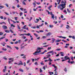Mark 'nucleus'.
<instances>
[{
	"mask_svg": "<svg viewBox=\"0 0 75 75\" xmlns=\"http://www.w3.org/2000/svg\"><path fill=\"white\" fill-rule=\"evenodd\" d=\"M70 58H69V57H68V56H65L64 57V59L62 60V62H64V61H67V59H69Z\"/></svg>",
	"mask_w": 75,
	"mask_h": 75,
	"instance_id": "3",
	"label": "nucleus"
},
{
	"mask_svg": "<svg viewBox=\"0 0 75 75\" xmlns=\"http://www.w3.org/2000/svg\"><path fill=\"white\" fill-rule=\"evenodd\" d=\"M39 27L40 26H38V25L36 27L37 28H40V27Z\"/></svg>",
	"mask_w": 75,
	"mask_h": 75,
	"instance_id": "63",
	"label": "nucleus"
},
{
	"mask_svg": "<svg viewBox=\"0 0 75 75\" xmlns=\"http://www.w3.org/2000/svg\"><path fill=\"white\" fill-rule=\"evenodd\" d=\"M40 64H41V65H44V64L42 62H41Z\"/></svg>",
	"mask_w": 75,
	"mask_h": 75,
	"instance_id": "54",
	"label": "nucleus"
},
{
	"mask_svg": "<svg viewBox=\"0 0 75 75\" xmlns=\"http://www.w3.org/2000/svg\"><path fill=\"white\" fill-rule=\"evenodd\" d=\"M4 38H5V37H2V38H0V39L1 40H3V39H4Z\"/></svg>",
	"mask_w": 75,
	"mask_h": 75,
	"instance_id": "46",
	"label": "nucleus"
},
{
	"mask_svg": "<svg viewBox=\"0 0 75 75\" xmlns=\"http://www.w3.org/2000/svg\"><path fill=\"white\" fill-rule=\"evenodd\" d=\"M17 27L19 30H20V29H21V28H20V26H19V25H17Z\"/></svg>",
	"mask_w": 75,
	"mask_h": 75,
	"instance_id": "45",
	"label": "nucleus"
},
{
	"mask_svg": "<svg viewBox=\"0 0 75 75\" xmlns=\"http://www.w3.org/2000/svg\"><path fill=\"white\" fill-rule=\"evenodd\" d=\"M4 6H0V9H1L3 8H4Z\"/></svg>",
	"mask_w": 75,
	"mask_h": 75,
	"instance_id": "22",
	"label": "nucleus"
},
{
	"mask_svg": "<svg viewBox=\"0 0 75 75\" xmlns=\"http://www.w3.org/2000/svg\"><path fill=\"white\" fill-rule=\"evenodd\" d=\"M67 27H66V28H67V29H68V28H70V27H69V25H67Z\"/></svg>",
	"mask_w": 75,
	"mask_h": 75,
	"instance_id": "27",
	"label": "nucleus"
},
{
	"mask_svg": "<svg viewBox=\"0 0 75 75\" xmlns=\"http://www.w3.org/2000/svg\"><path fill=\"white\" fill-rule=\"evenodd\" d=\"M52 41H55V39L54 38H52Z\"/></svg>",
	"mask_w": 75,
	"mask_h": 75,
	"instance_id": "53",
	"label": "nucleus"
},
{
	"mask_svg": "<svg viewBox=\"0 0 75 75\" xmlns=\"http://www.w3.org/2000/svg\"><path fill=\"white\" fill-rule=\"evenodd\" d=\"M2 50L4 51H7V49H4V48H3Z\"/></svg>",
	"mask_w": 75,
	"mask_h": 75,
	"instance_id": "43",
	"label": "nucleus"
},
{
	"mask_svg": "<svg viewBox=\"0 0 75 75\" xmlns=\"http://www.w3.org/2000/svg\"><path fill=\"white\" fill-rule=\"evenodd\" d=\"M39 58H38L37 59H35V61H38V60H39Z\"/></svg>",
	"mask_w": 75,
	"mask_h": 75,
	"instance_id": "44",
	"label": "nucleus"
},
{
	"mask_svg": "<svg viewBox=\"0 0 75 75\" xmlns=\"http://www.w3.org/2000/svg\"><path fill=\"white\" fill-rule=\"evenodd\" d=\"M52 7V6L51 5L49 6V7H48V9L49 10H51V8Z\"/></svg>",
	"mask_w": 75,
	"mask_h": 75,
	"instance_id": "11",
	"label": "nucleus"
},
{
	"mask_svg": "<svg viewBox=\"0 0 75 75\" xmlns=\"http://www.w3.org/2000/svg\"><path fill=\"white\" fill-rule=\"evenodd\" d=\"M62 8H61V6L59 5V6H58V8H60L61 10H63V9L64 8H65L66 7V6H63V7H62Z\"/></svg>",
	"mask_w": 75,
	"mask_h": 75,
	"instance_id": "4",
	"label": "nucleus"
},
{
	"mask_svg": "<svg viewBox=\"0 0 75 75\" xmlns=\"http://www.w3.org/2000/svg\"><path fill=\"white\" fill-rule=\"evenodd\" d=\"M12 27H15V25H13V24H11V28Z\"/></svg>",
	"mask_w": 75,
	"mask_h": 75,
	"instance_id": "20",
	"label": "nucleus"
},
{
	"mask_svg": "<svg viewBox=\"0 0 75 75\" xmlns=\"http://www.w3.org/2000/svg\"><path fill=\"white\" fill-rule=\"evenodd\" d=\"M49 27L50 28H53V27H54V25H49Z\"/></svg>",
	"mask_w": 75,
	"mask_h": 75,
	"instance_id": "16",
	"label": "nucleus"
},
{
	"mask_svg": "<svg viewBox=\"0 0 75 75\" xmlns=\"http://www.w3.org/2000/svg\"><path fill=\"white\" fill-rule=\"evenodd\" d=\"M61 18H64V16H63V15H62L61 16Z\"/></svg>",
	"mask_w": 75,
	"mask_h": 75,
	"instance_id": "60",
	"label": "nucleus"
},
{
	"mask_svg": "<svg viewBox=\"0 0 75 75\" xmlns=\"http://www.w3.org/2000/svg\"><path fill=\"white\" fill-rule=\"evenodd\" d=\"M27 27L26 25H24L23 26V29H24L25 30L26 29V28H25V27Z\"/></svg>",
	"mask_w": 75,
	"mask_h": 75,
	"instance_id": "23",
	"label": "nucleus"
},
{
	"mask_svg": "<svg viewBox=\"0 0 75 75\" xmlns=\"http://www.w3.org/2000/svg\"><path fill=\"white\" fill-rule=\"evenodd\" d=\"M5 31V33H10V31L8 30H6Z\"/></svg>",
	"mask_w": 75,
	"mask_h": 75,
	"instance_id": "19",
	"label": "nucleus"
},
{
	"mask_svg": "<svg viewBox=\"0 0 75 75\" xmlns=\"http://www.w3.org/2000/svg\"><path fill=\"white\" fill-rule=\"evenodd\" d=\"M69 59V61H67V62L69 63V64H70L71 63V61H71V59Z\"/></svg>",
	"mask_w": 75,
	"mask_h": 75,
	"instance_id": "18",
	"label": "nucleus"
},
{
	"mask_svg": "<svg viewBox=\"0 0 75 75\" xmlns=\"http://www.w3.org/2000/svg\"><path fill=\"white\" fill-rule=\"evenodd\" d=\"M4 13H5V14H6L7 15V16H9V14H8V13L7 12H4Z\"/></svg>",
	"mask_w": 75,
	"mask_h": 75,
	"instance_id": "35",
	"label": "nucleus"
},
{
	"mask_svg": "<svg viewBox=\"0 0 75 75\" xmlns=\"http://www.w3.org/2000/svg\"><path fill=\"white\" fill-rule=\"evenodd\" d=\"M48 61H50V62H51V61H52V60H51V58H50V57L49 59L48 60H45V62H47Z\"/></svg>",
	"mask_w": 75,
	"mask_h": 75,
	"instance_id": "8",
	"label": "nucleus"
},
{
	"mask_svg": "<svg viewBox=\"0 0 75 75\" xmlns=\"http://www.w3.org/2000/svg\"><path fill=\"white\" fill-rule=\"evenodd\" d=\"M44 25V23H42L41 25H39V27H42Z\"/></svg>",
	"mask_w": 75,
	"mask_h": 75,
	"instance_id": "30",
	"label": "nucleus"
},
{
	"mask_svg": "<svg viewBox=\"0 0 75 75\" xmlns=\"http://www.w3.org/2000/svg\"><path fill=\"white\" fill-rule=\"evenodd\" d=\"M63 12L64 13H66V14H67V11H66V10H64V11Z\"/></svg>",
	"mask_w": 75,
	"mask_h": 75,
	"instance_id": "48",
	"label": "nucleus"
},
{
	"mask_svg": "<svg viewBox=\"0 0 75 75\" xmlns=\"http://www.w3.org/2000/svg\"><path fill=\"white\" fill-rule=\"evenodd\" d=\"M6 69H4L3 70V72H6Z\"/></svg>",
	"mask_w": 75,
	"mask_h": 75,
	"instance_id": "39",
	"label": "nucleus"
},
{
	"mask_svg": "<svg viewBox=\"0 0 75 75\" xmlns=\"http://www.w3.org/2000/svg\"><path fill=\"white\" fill-rule=\"evenodd\" d=\"M62 41H64V42H67V41L66 40H62Z\"/></svg>",
	"mask_w": 75,
	"mask_h": 75,
	"instance_id": "38",
	"label": "nucleus"
},
{
	"mask_svg": "<svg viewBox=\"0 0 75 75\" xmlns=\"http://www.w3.org/2000/svg\"><path fill=\"white\" fill-rule=\"evenodd\" d=\"M14 18H15V20H16V21H17V18H18L17 17H14Z\"/></svg>",
	"mask_w": 75,
	"mask_h": 75,
	"instance_id": "47",
	"label": "nucleus"
},
{
	"mask_svg": "<svg viewBox=\"0 0 75 75\" xmlns=\"http://www.w3.org/2000/svg\"><path fill=\"white\" fill-rule=\"evenodd\" d=\"M52 34L50 33H47V34L46 35V36L47 37V36H48V35H51Z\"/></svg>",
	"mask_w": 75,
	"mask_h": 75,
	"instance_id": "13",
	"label": "nucleus"
},
{
	"mask_svg": "<svg viewBox=\"0 0 75 75\" xmlns=\"http://www.w3.org/2000/svg\"><path fill=\"white\" fill-rule=\"evenodd\" d=\"M0 18H1V19H3V16H1L0 17Z\"/></svg>",
	"mask_w": 75,
	"mask_h": 75,
	"instance_id": "55",
	"label": "nucleus"
},
{
	"mask_svg": "<svg viewBox=\"0 0 75 75\" xmlns=\"http://www.w3.org/2000/svg\"><path fill=\"white\" fill-rule=\"evenodd\" d=\"M19 64H18V65H23V62H22V61H19Z\"/></svg>",
	"mask_w": 75,
	"mask_h": 75,
	"instance_id": "6",
	"label": "nucleus"
},
{
	"mask_svg": "<svg viewBox=\"0 0 75 75\" xmlns=\"http://www.w3.org/2000/svg\"><path fill=\"white\" fill-rule=\"evenodd\" d=\"M62 4H60V6L61 7H63V6H66V4L67 3V1L66 0L62 1L61 2Z\"/></svg>",
	"mask_w": 75,
	"mask_h": 75,
	"instance_id": "2",
	"label": "nucleus"
},
{
	"mask_svg": "<svg viewBox=\"0 0 75 75\" xmlns=\"http://www.w3.org/2000/svg\"><path fill=\"white\" fill-rule=\"evenodd\" d=\"M14 60H11L9 61V62H8V64H10V63H11V62H13V61Z\"/></svg>",
	"mask_w": 75,
	"mask_h": 75,
	"instance_id": "24",
	"label": "nucleus"
},
{
	"mask_svg": "<svg viewBox=\"0 0 75 75\" xmlns=\"http://www.w3.org/2000/svg\"><path fill=\"white\" fill-rule=\"evenodd\" d=\"M30 62V60H28L27 62V64H28V63H29Z\"/></svg>",
	"mask_w": 75,
	"mask_h": 75,
	"instance_id": "51",
	"label": "nucleus"
},
{
	"mask_svg": "<svg viewBox=\"0 0 75 75\" xmlns=\"http://www.w3.org/2000/svg\"><path fill=\"white\" fill-rule=\"evenodd\" d=\"M61 0H57V2H58L57 3L58 4H59L60 3V2H61Z\"/></svg>",
	"mask_w": 75,
	"mask_h": 75,
	"instance_id": "10",
	"label": "nucleus"
},
{
	"mask_svg": "<svg viewBox=\"0 0 75 75\" xmlns=\"http://www.w3.org/2000/svg\"><path fill=\"white\" fill-rule=\"evenodd\" d=\"M22 38H23V39H25L26 37L25 36H22Z\"/></svg>",
	"mask_w": 75,
	"mask_h": 75,
	"instance_id": "49",
	"label": "nucleus"
},
{
	"mask_svg": "<svg viewBox=\"0 0 75 75\" xmlns=\"http://www.w3.org/2000/svg\"><path fill=\"white\" fill-rule=\"evenodd\" d=\"M20 16H22V14H23V13L22 12H20Z\"/></svg>",
	"mask_w": 75,
	"mask_h": 75,
	"instance_id": "52",
	"label": "nucleus"
},
{
	"mask_svg": "<svg viewBox=\"0 0 75 75\" xmlns=\"http://www.w3.org/2000/svg\"><path fill=\"white\" fill-rule=\"evenodd\" d=\"M10 31H11V33H14V32L12 31V30L11 29H10Z\"/></svg>",
	"mask_w": 75,
	"mask_h": 75,
	"instance_id": "36",
	"label": "nucleus"
},
{
	"mask_svg": "<svg viewBox=\"0 0 75 75\" xmlns=\"http://www.w3.org/2000/svg\"><path fill=\"white\" fill-rule=\"evenodd\" d=\"M60 50H61V49H56V51H60Z\"/></svg>",
	"mask_w": 75,
	"mask_h": 75,
	"instance_id": "57",
	"label": "nucleus"
},
{
	"mask_svg": "<svg viewBox=\"0 0 75 75\" xmlns=\"http://www.w3.org/2000/svg\"><path fill=\"white\" fill-rule=\"evenodd\" d=\"M61 40H57L55 41V42H60Z\"/></svg>",
	"mask_w": 75,
	"mask_h": 75,
	"instance_id": "15",
	"label": "nucleus"
},
{
	"mask_svg": "<svg viewBox=\"0 0 75 75\" xmlns=\"http://www.w3.org/2000/svg\"><path fill=\"white\" fill-rule=\"evenodd\" d=\"M70 63L71 64H74V61H72L71 62H70Z\"/></svg>",
	"mask_w": 75,
	"mask_h": 75,
	"instance_id": "41",
	"label": "nucleus"
},
{
	"mask_svg": "<svg viewBox=\"0 0 75 75\" xmlns=\"http://www.w3.org/2000/svg\"><path fill=\"white\" fill-rule=\"evenodd\" d=\"M6 6L7 7H8V5L7 4H5Z\"/></svg>",
	"mask_w": 75,
	"mask_h": 75,
	"instance_id": "58",
	"label": "nucleus"
},
{
	"mask_svg": "<svg viewBox=\"0 0 75 75\" xmlns=\"http://www.w3.org/2000/svg\"><path fill=\"white\" fill-rule=\"evenodd\" d=\"M36 20L37 21H36V20H35V23H38V22L40 21V19H39L36 18Z\"/></svg>",
	"mask_w": 75,
	"mask_h": 75,
	"instance_id": "9",
	"label": "nucleus"
},
{
	"mask_svg": "<svg viewBox=\"0 0 75 75\" xmlns=\"http://www.w3.org/2000/svg\"><path fill=\"white\" fill-rule=\"evenodd\" d=\"M72 39H74V40H75V38L74 36H72Z\"/></svg>",
	"mask_w": 75,
	"mask_h": 75,
	"instance_id": "34",
	"label": "nucleus"
},
{
	"mask_svg": "<svg viewBox=\"0 0 75 75\" xmlns=\"http://www.w3.org/2000/svg\"><path fill=\"white\" fill-rule=\"evenodd\" d=\"M42 70L41 69H40V73L42 72Z\"/></svg>",
	"mask_w": 75,
	"mask_h": 75,
	"instance_id": "61",
	"label": "nucleus"
},
{
	"mask_svg": "<svg viewBox=\"0 0 75 75\" xmlns=\"http://www.w3.org/2000/svg\"><path fill=\"white\" fill-rule=\"evenodd\" d=\"M4 34L2 32H0V35H3Z\"/></svg>",
	"mask_w": 75,
	"mask_h": 75,
	"instance_id": "32",
	"label": "nucleus"
},
{
	"mask_svg": "<svg viewBox=\"0 0 75 75\" xmlns=\"http://www.w3.org/2000/svg\"><path fill=\"white\" fill-rule=\"evenodd\" d=\"M20 8L21 10L22 11H23V8Z\"/></svg>",
	"mask_w": 75,
	"mask_h": 75,
	"instance_id": "62",
	"label": "nucleus"
},
{
	"mask_svg": "<svg viewBox=\"0 0 75 75\" xmlns=\"http://www.w3.org/2000/svg\"><path fill=\"white\" fill-rule=\"evenodd\" d=\"M46 36H43L42 37V38H46Z\"/></svg>",
	"mask_w": 75,
	"mask_h": 75,
	"instance_id": "64",
	"label": "nucleus"
},
{
	"mask_svg": "<svg viewBox=\"0 0 75 75\" xmlns=\"http://www.w3.org/2000/svg\"><path fill=\"white\" fill-rule=\"evenodd\" d=\"M24 35H28V36H30L31 35V34L30 33H28L27 34L26 33H24V34H19V35H20V36H21V35H23V36H24Z\"/></svg>",
	"mask_w": 75,
	"mask_h": 75,
	"instance_id": "5",
	"label": "nucleus"
},
{
	"mask_svg": "<svg viewBox=\"0 0 75 75\" xmlns=\"http://www.w3.org/2000/svg\"><path fill=\"white\" fill-rule=\"evenodd\" d=\"M71 59L72 61H74V57H71Z\"/></svg>",
	"mask_w": 75,
	"mask_h": 75,
	"instance_id": "42",
	"label": "nucleus"
},
{
	"mask_svg": "<svg viewBox=\"0 0 75 75\" xmlns=\"http://www.w3.org/2000/svg\"><path fill=\"white\" fill-rule=\"evenodd\" d=\"M50 57H51V54H49L48 55H47L46 58H49Z\"/></svg>",
	"mask_w": 75,
	"mask_h": 75,
	"instance_id": "29",
	"label": "nucleus"
},
{
	"mask_svg": "<svg viewBox=\"0 0 75 75\" xmlns=\"http://www.w3.org/2000/svg\"><path fill=\"white\" fill-rule=\"evenodd\" d=\"M36 4H38V5H39V4H40V2H36Z\"/></svg>",
	"mask_w": 75,
	"mask_h": 75,
	"instance_id": "50",
	"label": "nucleus"
},
{
	"mask_svg": "<svg viewBox=\"0 0 75 75\" xmlns=\"http://www.w3.org/2000/svg\"><path fill=\"white\" fill-rule=\"evenodd\" d=\"M45 52H47V51L46 50H45L44 52H43L42 53H41V54H44V53H45Z\"/></svg>",
	"mask_w": 75,
	"mask_h": 75,
	"instance_id": "21",
	"label": "nucleus"
},
{
	"mask_svg": "<svg viewBox=\"0 0 75 75\" xmlns=\"http://www.w3.org/2000/svg\"><path fill=\"white\" fill-rule=\"evenodd\" d=\"M48 45H46L43 46V47H48Z\"/></svg>",
	"mask_w": 75,
	"mask_h": 75,
	"instance_id": "56",
	"label": "nucleus"
},
{
	"mask_svg": "<svg viewBox=\"0 0 75 75\" xmlns=\"http://www.w3.org/2000/svg\"><path fill=\"white\" fill-rule=\"evenodd\" d=\"M35 65H38V63L37 62H36L35 63Z\"/></svg>",
	"mask_w": 75,
	"mask_h": 75,
	"instance_id": "59",
	"label": "nucleus"
},
{
	"mask_svg": "<svg viewBox=\"0 0 75 75\" xmlns=\"http://www.w3.org/2000/svg\"><path fill=\"white\" fill-rule=\"evenodd\" d=\"M7 48H10V49H12V48H11V46H10L8 45L7 46Z\"/></svg>",
	"mask_w": 75,
	"mask_h": 75,
	"instance_id": "25",
	"label": "nucleus"
},
{
	"mask_svg": "<svg viewBox=\"0 0 75 75\" xmlns=\"http://www.w3.org/2000/svg\"><path fill=\"white\" fill-rule=\"evenodd\" d=\"M43 49V48H40V47H38V49L37 50V51L35 52V53L33 54L34 55H37L38 54L37 53H40L41 52V50Z\"/></svg>",
	"mask_w": 75,
	"mask_h": 75,
	"instance_id": "1",
	"label": "nucleus"
},
{
	"mask_svg": "<svg viewBox=\"0 0 75 75\" xmlns=\"http://www.w3.org/2000/svg\"><path fill=\"white\" fill-rule=\"evenodd\" d=\"M64 71H65V72H67V70L66 67L64 69Z\"/></svg>",
	"mask_w": 75,
	"mask_h": 75,
	"instance_id": "28",
	"label": "nucleus"
},
{
	"mask_svg": "<svg viewBox=\"0 0 75 75\" xmlns=\"http://www.w3.org/2000/svg\"><path fill=\"white\" fill-rule=\"evenodd\" d=\"M31 28H33V29H35V28H36V26H34V27H31Z\"/></svg>",
	"mask_w": 75,
	"mask_h": 75,
	"instance_id": "40",
	"label": "nucleus"
},
{
	"mask_svg": "<svg viewBox=\"0 0 75 75\" xmlns=\"http://www.w3.org/2000/svg\"><path fill=\"white\" fill-rule=\"evenodd\" d=\"M51 18L52 19H54V18H55V16H54V15H52Z\"/></svg>",
	"mask_w": 75,
	"mask_h": 75,
	"instance_id": "12",
	"label": "nucleus"
},
{
	"mask_svg": "<svg viewBox=\"0 0 75 75\" xmlns=\"http://www.w3.org/2000/svg\"><path fill=\"white\" fill-rule=\"evenodd\" d=\"M14 47L15 48H16V50H18V47L15 46Z\"/></svg>",
	"mask_w": 75,
	"mask_h": 75,
	"instance_id": "37",
	"label": "nucleus"
},
{
	"mask_svg": "<svg viewBox=\"0 0 75 75\" xmlns=\"http://www.w3.org/2000/svg\"><path fill=\"white\" fill-rule=\"evenodd\" d=\"M67 12H68V13H71V11H70L69 10V9L67 8Z\"/></svg>",
	"mask_w": 75,
	"mask_h": 75,
	"instance_id": "26",
	"label": "nucleus"
},
{
	"mask_svg": "<svg viewBox=\"0 0 75 75\" xmlns=\"http://www.w3.org/2000/svg\"><path fill=\"white\" fill-rule=\"evenodd\" d=\"M22 3L24 5H26V4L25 3V2H24V1L22 2Z\"/></svg>",
	"mask_w": 75,
	"mask_h": 75,
	"instance_id": "31",
	"label": "nucleus"
},
{
	"mask_svg": "<svg viewBox=\"0 0 75 75\" xmlns=\"http://www.w3.org/2000/svg\"><path fill=\"white\" fill-rule=\"evenodd\" d=\"M19 70L20 71V72H24V70L21 69H20Z\"/></svg>",
	"mask_w": 75,
	"mask_h": 75,
	"instance_id": "14",
	"label": "nucleus"
},
{
	"mask_svg": "<svg viewBox=\"0 0 75 75\" xmlns=\"http://www.w3.org/2000/svg\"><path fill=\"white\" fill-rule=\"evenodd\" d=\"M2 28L4 29V30H6V29H7V26H6L5 25H3L2 26Z\"/></svg>",
	"mask_w": 75,
	"mask_h": 75,
	"instance_id": "7",
	"label": "nucleus"
},
{
	"mask_svg": "<svg viewBox=\"0 0 75 75\" xmlns=\"http://www.w3.org/2000/svg\"><path fill=\"white\" fill-rule=\"evenodd\" d=\"M54 52V51L52 50V51H50V52H49L47 53V54H49V53H52L53 52Z\"/></svg>",
	"mask_w": 75,
	"mask_h": 75,
	"instance_id": "17",
	"label": "nucleus"
},
{
	"mask_svg": "<svg viewBox=\"0 0 75 75\" xmlns=\"http://www.w3.org/2000/svg\"><path fill=\"white\" fill-rule=\"evenodd\" d=\"M10 20H11V21H12V22H13L14 23H16V22H15V21H13V20H12L11 19Z\"/></svg>",
	"mask_w": 75,
	"mask_h": 75,
	"instance_id": "33",
	"label": "nucleus"
}]
</instances>
